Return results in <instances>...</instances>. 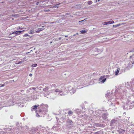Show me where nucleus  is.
<instances>
[{
  "mask_svg": "<svg viewBox=\"0 0 134 134\" xmlns=\"http://www.w3.org/2000/svg\"><path fill=\"white\" fill-rule=\"evenodd\" d=\"M24 31V30L23 31H16L13 32V33L12 34H15L16 35H18L20 34L21 32Z\"/></svg>",
  "mask_w": 134,
  "mask_h": 134,
  "instance_id": "nucleus-1",
  "label": "nucleus"
},
{
  "mask_svg": "<svg viewBox=\"0 0 134 134\" xmlns=\"http://www.w3.org/2000/svg\"><path fill=\"white\" fill-rule=\"evenodd\" d=\"M106 78H104V77L103 76H101L99 78V80H101V82L104 83L106 80Z\"/></svg>",
  "mask_w": 134,
  "mask_h": 134,
  "instance_id": "nucleus-2",
  "label": "nucleus"
},
{
  "mask_svg": "<svg viewBox=\"0 0 134 134\" xmlns=\"http://www.w3.org/2000/svg\"><path fill=\"white\" fill-rule=\"evenodd\" d=\"M120 69L119 68H118L117 69V70L115 71V75H117Z\"/></svg>",
  "mask_w": 134,
  "mask_h": 134,
  "instance_id": "nucleus-3",
  "label": "nucleus"
},
{
  "mask_svg": "<svg viewBox=\"0 0 134 134\" xmlns=\"http://www.w3.org/2000/svg\"><path fill=\"white\" fill-rule=\"evenodd\" d=\"M38 106V105H35L34 106H33L32 108V110H35L36 109H37V107Z\"/></svg>",
  "mask_w": 134,
  "mask_h": 134,
  "instance_id": "nucleus-4",
  "label": "nucleus"
},
{
  "mask_svg": "<svg viewBox=\"0 0 134 134\" xmlns=\"http://www.w3.org/2000/svg\"><path fill=\"white\" fill-rule=\"evenodd\" d=\"M43 30V29L42 28H38L37 29V30L36 31V33H38L40 31H42Z\"/></svg>",
  "mask_w": 134,
  "mask_h": 134,
  "instance_id": "nucleus-5",
  "label": "nucleus"
},
{
  "mask_svg": "<svg viewBox=\"0 0 134 134\" xmlns=\"http://www.w3.org/2000/svg\"><path fill=\"white\" fill-rule=\"evenodd\" d=\"M48 89L49 88L48 87H46L45 88H44L43 89V90L45 92H47L48 91Z\"/></svg>",
  "mask_w": 134,
  "mask_h": 134,
  "instance_id": "nucleus-6",
  "label": "nucleus"
},
{
  "mask_svg": "<svg viewBox=\"0 0 134 134\" xmlns=\"http://www.w3.org/2000/svg\"><path fill=\"white\" fill-rule=\"evenodd\" d=\"M97 126L98 127H104V126L102 124H97Z\"/></svg>",
  "mask_w": 134,
  "mask_h": 134,
  "instance_id": "nucleus-7",
  "label": "nucleus"
},
{
  "mask_svg": "<svg viewBox=\"0 0 134 134\" xmlns=\"http://www.w3.org/2000/svg\"><path fill=\"white\" fill-rule=\"evenodd\" d=\"M73 113V112L71 111H69L68 113V114L69 116H70L71 115H72Z\"/></svg>",
  "mask_w": 134,
  "mask_h": 134,
  "instance_id": "nucleus-8",
  "label": "nucleus"
},
{
  "mask_svg": "<svg viewBox=\"0 0 134 134\" xmlns=\"http://www.w3.org/2000/svg\"><path fill=\"white\" fill-rule=\"evenodd\" d=\"M81 32L82 34H83L84 33H86L87 32V31H85L84 30H82V31H81Z\"/></svg>",
  "mask_w": 134,
  "mask_h": 134,
  "instance_id": "nucleus-9",
  "label": "nucleus"
},
{
  "mask_svg": "<svg viewBox=\"0 0 134 134\" xmlns=\"http://www.w3.org/2000/svg\"><path fill=\"white\" fill-rule=\"evenodd\" d=\"M87 3L88 5H91L92 4V1H88Z\"/></svg>",
  "mask_w": 134,
  "mask_h": 134,
  "instance_id": "nucleus-10",
  "label": "nucleus"
},
{
  "mask_svg": "<svg viewBox=\"0 0 134 134\" xmlns=\"http://www.w3.org/2000/svg\"><path fill=\"white\" fill-rule=\"evenodd\" d=\"M120 25H121L120 24H117V25H113V26L114 27H116L119 26H120Z\"/></svg>",
  "mask_w": 134,
  "mask_h": 134,
  "instance_id": "nucleus-11",
  "label": "nucleus"
},
{
  "mask_svg": "<svg viewBox=\"0 0 134 134\" xmlns=\"http://www.w3.org/2000/svg\"><path fill=\"white\" fill-rule=\"evenodd\" d=\"M37 65V64H33L32 65V66L34 67H36Z\"/></svg>",
  "mask_w": 134,
  "mask_h": 134,
  "instance_id": "nucleus-12",
  "label": "nucleus"
},
{
  "mask_svg": "<svg viewBox=\"0 0 134 134\" xmlns=\"http://www.w3.org/2000/svg\"><path fill=\"white\" fill-rule=\"evenodd\" d=\"M44 12L50 11V10L49 9H48L47 10L44 9Z\"/></svg>",
  "mask_w": 134,
  "mask_h": 134,
  "instance_id": "nucleus-13",
  "label": "nucleus"
},
{
  "mask_svg": "<svg viewBox=\"0 0 134 134\" xmlns=\"http://www.w3.org/2000/svg\"><path fill=\"white\" fill-rule=\"evenodd\" d=\"M24 37H27V36H29L28 34H25L24 35Z\"/></svg>",
  "mask_w": 134,
  "mask_h": 134,
  "instance_id": "nucleus-14",
  "label": "nucleus"
},
{
  "mask_svg": "<svg viewBox=\"0 0 134 134\" xmlns=\"http://www.w3.org/2000/svg\"><path fill=\"white\" fill-rule=\"evenodd\" d=\"M63 2H62L61 4H63ZM60 4H61V3H59V4H57L56 5L58 7V8L59 7L58 5H60Z\"/></svg>",
  "mask_w": 134,
  "mask_h": 134,
  "instance_id": "nucleus-15",
  "label": "nucleus"
},
{
  "mask_svg": "<svg viewBox=\"0 0 134 134\" xmlns=\"http://www.w3.org/2000/svg\"><path fill=\"white\" fill-rule=\"evenodd\" d=\"M34 32L33 31L29 32V34H34Z\"/></svg>",
  "mask_w": 134,
  "mask_h": 134,
  "instance_id": "nucleus-16",
  "label": "nucleus"
},
{
  "mask_svg": "<svg viewBox=\"0 0 134 134\" xmlns=\"http://www.w3.org/2000/svg\"><path fill=\"white\" fill-rule=\"evenodd\" d=\"M24 28H21V27H17V28L16 29H17V30H18L19 29H20V30H22V29H23Z\"/></svg>",
  "mask_w": 134,
  "mask_h": 134,
  "instance_id": "nucleus-17",
  "label": "nucleus"
},
{
  "mask_svg": "<svg viewBox=\"0 0 134 134\" xmlns=\"http://www.w3.org/2000/svg\"><path fill=\"white\" fill-rule=\"evenodd\" d=\"M103 25H107V22H105L104 23H103Z\"/></svg>",
  "mask_w": 134,
  "mask_h": 134,
  "instance_id": "nucleus-18",
  "label": "nucleus"
},
{
  "mask_svg": "<svg viewBox=\"0 0 134 134\" xmlns=\"http://www.w3.org/2000/svg\"><path fill=\"white\" fill-rule=\"evenodd\" d=\"M59 91L58 89H57L55 90V92H58Z\"/></svg>",
  "mask_w": 134,
  "mask_h": 134,
  "instance_id": "nucleus-19",
  "label": "nucleus"
},
{
  "mask_svg": "<svg viewBox=\"0 0 134 134\" xmlns=\"http://www.w3.org/2000/svg\"><path fill=\"white\" fill-rule=\"evenodd\" d=\"M107 22V24H111V21H109Z\"/></svg>",
  "mask_w": 134,
  "mask_h": 134,
  "instance_id": "nucleus-20",
  "label": "nucleus"
},
{
  "mask_svg": "<svg viewBox=\"0 0 134 134\" xmlns=\"http://www.w3.org/2000/svg\"><path fill=\"white\" fill-rule=\"evenodd\" d=\"M53 7L54 8H58V7L57 6H56V5H55L53 6Z\"/></svg>",
  "mask_w": 134,
  "mask_h": 134,
  "instance_id": "nucleus-21",
  "label": "nucleus"
},
{
  "mask_svg": "<svg viewBox=\"0 0 134 134\" xmlns=\"http://www.w3.org/2000/svg\"><path fill=\"white\" fill-rule=\"evenodd\" d=\"M86 19H85L84 20H82L81 21H79V23L81 22H82V21H84V20H85Z\"/></svg>",
  "mask_w": 134,
  "mask_h": 134,
  "instance_id": "nucleus-22",
  "label": "nucleus"
},
{
  "mask_svg": "<svg viewBox=\"0 0 134 134\" xmlns=\"http://www.w3.org/2000/svg\"><path fill=\"white\" fill-rule=\"evenodd\" d=\"M114 23V21H113L112 20L111 21V24H113Z\"/></svg>",
  "mask_w": 134,
  "mask_h": 134,
  "instance_id": "nucleus-23",
  "label": "nucleus"
},
{
  "mask_svg": "<svg viewBox=\"0 0 134 134\" xmlns=\"http://www.w3.org/2000/svg\"><path fill=\"white\" fill-rule=\"evenodd\" d=\"M32 74H29V75L30 76H31H31H32Z\"/></svg>",
  "mask_w": 134,
  "mask_h": 134,
  "instance_id": "nucleus-24",
  "label": "nucleus"
},
{
  "mask_svg": "<svg viewBox=\"0 0 134 134\" xmlns=\"http://www.w3.org/2000/svg\"><path fill=\"white\" fill-rule=\"evenodd\" d=\"M71 122H72V121L71 120H70L69 121V123H71Z\"/></svg>",
  "mask_w": 134,
  "mask_h": 134,
  "instance_id": "nucleus-25",
  "label": "nucleus"
},
{
  "mask_svg": "<svg viewBox=\"0 0 134 134\" xmlns=\"http://www.w3.org/2000/svg\"><path fill=\"white\" fill-rule=\"evenodd\" d=\"M39 4V2H37L36 3V4L37 5H38V4Z\"/></svg>",
  "mask_w": 134,
  "mask_h": 134,
  "instance_id": "nucleus-26",
  "label": "nucleus"
},
{
  "mask_svg": "<svg viewBox=\"0 0 134 134\" xmlns=\"http://www.w3.org/2000/svg\"><path fill=\"white\" fill-rule=\"evenodd\" d=\"M4 85H5L4 84H3L2 85V86H1V87H3L4 86Z\"/></svg>",
  "mask_w": 134,
  "mask_h": 134,
  "instance_id": "nucleus-27",
  "label": "nucleus"
},
{
  "mask_svg": "<svg viewBox=\"0 0 134 134\" xmlns=\"http://www.w3.org/2000/svg\"><path fill=\"white\" fill-rule=\"evenodd\" d=\"M99 1H100V0H98V1H97V0H96V1H95V2H97V1H98V2H99Z\"/></svg>",
  "mask_w": 134,
  "mask_h": 134,
  "instance_id": "nucleus-28",
  "label": "nucleus"
},
{
  "mask_svg": "<svg viewBox=\"0 0 134 134\" xmlns=\"http://www.w3.org/2000/svg\"><path fill=\"white\" fill-rule=\"evenodd\" d=\"M21 63H22V62L20 61L19 62L18 64H20Z\"/></svg>",
  "mask_w": 134,
  "mask_h": 134,
  "instance_id": "nucleus-29",
  "label": "nucleus"
},
{
  "mask_svg": "<svg viewBox=\"0 0 134 134\" xmlns=\"http://www.w3.org/2000/svg\"><path fill=\"white\" fill-rule=\"evenodd\" d=\"M52 86H55V84H53L52 85Z\"/></svg>",
  "mask_w": 134,
  "mask_h": 134,
  "instance_id": "nucleus-30",
  "label": "nucleus"
},
{
  "mask_svg": "<svg viewBox=\"0 0 134 134\" xmlns=\"http://www.w3.org/2000/svg\"><path fill=\"white\" fill-rule=\"evenodd\" d=\"M61 39V37H59V40H60Z\"/></svg>",
  "mask_w": 134,
  "mask_h": 134,
  "instance_id": "nucleus-31",
  "label": "nucleus"
},
{
  "mask_svg": "<svg viewBox=\"0 0 134 134\" xmlns=\"http://www.w3.org/2000/svg\"><path fill=\"white\" fill-rule=\"evenodd\" d=\"M32 89H33V90H35V89L36 88H33Z\"/></svg>",
  "mask_w": 134,
  "mask_h": 134,
  "instance_id": "nucleus-32",
  "label": "nucleus"
},
{
  "mask_svg": "<svg viewBox=\"0 0 134 134\" xmlns=\"http://www.w3.org/2000/svg\"><path fill=\"white\" fill-rule=\"evenodd\" d=\"M9 38H12V37H9Z\"/></svg>",
  "mask_w": 134,
  "mask_h": 134,
  "instance_id": "nucleus-33",
  "label": "nucleus"
},
{
  "mask_svg": "<svg viewBox=\"0 0 134 134\" xmlns=\"http://www.w3.org/2000/svg\"><path fill=\"white\" fill-rule=\"evenodd\" d=\"M39 111H40V112H41V110H39Z\"/></svg>",
  "mask_w": 134,
  "mask_h": 134,
  "instance_id": "nucleus-34",
  "label": "nucleus"
},
{
  "mask_svg": "<svg viewBox=\"0 0 134 134\" xmlns=\"http://www.w3.org/2000/svg\"><path fill=\"white\" fill-rule=\"evenodd\" d=\"M122 131H123L124 132H125V130H122Z\"/></svg>",
  "mask_w": 134,
  "mask_h": 134,
  "instance_id": "nucleus-35",
  "label": "nucleus"
},
{
  "mask_svg": "<svg viewBox=\"0 0 134 134\" xmlns=\"http://www.w3.org/2000/svg\"><path fill=\"white\" fill-rule=\"evenodd\" d=\"M133 102L134 103V100L133 101Z\"/></svg>",
  "mask_w": 134,
  "mask_h": 134,
  "instance_id": "nucleus-36",
  "label": "nucleus"
}]
</instances>
